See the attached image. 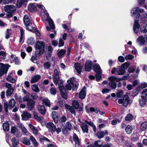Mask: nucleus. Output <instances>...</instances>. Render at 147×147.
Masks as SVG:
<instances>
[{
	"instance_id": "4",
	"label": "nucleus",
	"mask_w": 147,
	"mask_h": 147,
	"mask_svg": "<svg viewBox=\"0 0 147 147\" xmlns=\"http://www.w3.org/2000/svg\"><path fill=\"white\" fill-rule=\"evenodd\" d=\"M145 12L144 9L138 7L132 8L131 10V16L135 18H138L140 16V13Z\"/></svg>"
},
{
	"instance_id": "59",
	"label": "nucleus",
	"mask_w": 147,
	"mask_h": 147,
	"mask_svg": "<svg viewBox=\"0 0 147 147\" xmlns=\"http://www.w3.org/2000/svg\"><path fill=\"white\" fill-rule=\"evenodd\" d=\"M18 131L17 128L13 126L11 127V131L12 134L16 133Z\"/></svg>"
},
{
	"instance_id": "51",
	"label": "nucleus",
	"mask_w": 147,
	"mask_h": 147,
	"mask_svg": "<svg viewBox=\"0 0 147 147\" xmlns=\"http://www.w3.org/2000/svg\"><path fill=\"white\" fill-rule=\"evenodd\" d=\"M104 136V133L102 131H98L96 134V136L99 138H101L103 137Z\"/></svg>"
},
{
	"instance_id": "45",
	"label": "nucleus",
	"mask_w": 147,
	"mask_h": 147,
	"mask_svg": "<svg viewBox=\"0 0 147 147\" xmlns=\"http://www.w3.org/2000/svg\"><path fill=\"white\" fill-rule=\"evenodd\" d=\"M57 55L59 57H61L65 53V50L61 49L60 50H58L57 51Z\"/></svg>"
},
{
	"instance_id": "7",
	"label": "nucleus",
	"mask_w": 147,
	"mask_h": 147,
	"mask_svg": "<svg viewBox=\"0 0 147 147\" xmlns=\"http://www.w3.org/2000/svg\"><path fill=\"white\" fill-rule=\"evenodd\" d=\"M4 9L6 12L10 13L7 16V17L9 18L12 16L11 13L15 12L16 10V7L12 5H6L4 7Z\"/></svg>"
},
{
	"instance_id": "10",
	"label": "nucleus",
	"mask_w": 147,
	"mask_h": 147,
	"mask_svg": "<svg viewBox=\"0 0 147 147\" xmlns=\"http://www.w3.org/2000/svg\"><path fill=\"white\" fill-rule=\"evenodd\" d=\"M130 101V98L128 96L124 95L123 99H119L118 101L119 104H122L124 106L126 107L129 103Z\"/></svg>"
},
{
	"instance_id": "55",
	"label": "nucleus",
	"mask_w": 147,
	"mask_h": 147,
	"mask_svg": "<svg viewBox=\"0 0 147 147\" xmlns=\"http://www.w3.org/2000/svg\"><path fill=\"white\" fill-rule=\"evenodd\" d=\"M101 72L96 73L95 76L96 80L97 81H98L100 80L101 78Z\"/></svg>"
},
{
	"instance_id": "11",
	"label": "nucleus",
	"mask_w": 147,
	"mask_h": 147,
	"mask_svg": "<svg viewBox=\"0 0 147 147\" xmlns=\"http://www.w3.org/2000/svg\"><path fill=\"white\" fill-rule=\"evenodd\" d=\"M136 42L140 46L144 45L145 42L147 43V34L144 37L143 36H139L136 39Z\"/></svg>"
},
{
	"instance_id": "62",
	"label": "nucleus",
	"mask_w": 147,
	"mask_h": 147,
	"mask_svg": "<svg viewBox=\"0 0 147 147\" xmlns=\"http://www.w3.org/2000/svg\"><path fill=\"white\" fill-rule=\"evenodd\" d=\"M59 87L60 91L62 90H63L64 91L65 90V89L61 83H59Z\"/></svg>"
},
{
	"instance_id": "37",
	"label": "nucleus",
	"mask_w": 147,
	"mask_h": 147,
	"mask_svg": "<svg viewBox=\"0 0 147 147\" xmlns=\"http://www.w3.org/2000/svg\"><path fill=\"white\" fill-rule=\"evenodd\" d=\"M22 142L26 145L28 146L30 144V140L26 137L22 139Z\"/></svg>"
},
{
	"instance_id": "24",
	"label": "nucleus",
	"mask_w": 147,
	"mask_h": 147,
	"mask_svg": "<svg viewBox=\"0 0 147 147\" xmlns=\"http://www.w3.org/2000/svg\"><path fill=\"white\" fill-rule=\"evenodd\" d=\"M11 144L13 147H20L18 146L19 142L18 140L15 137H14L11 140Z\"/></svg>"
},
{
	"instance_id": "19",
	"label": "nucleus",
	"mask_w": 147,
	"mask_h": 147,
	"mask_svg": "<svg viewBox=\"0 0 147 147\" xmlns=\"http://www.w3.org/2000/svg\"><path fill=\"white\" fill-rule=\"evenodd\" d=\"M86 88L84 87L79 93V98H80L83 99L85 98L86 94Z\"/></svg>"
},
{
	"instance_id": "46",
	"label": "nucleus",
	"mask_w": 147,
	"mask_h": 147,
	"mask_svg": "<svg viewBox=\"0 0 147 147\" xmlns=\"http://www.w3.org/2000/svg\"><path fill=\"white\" fill-rule=\"evenodd\" d=\"M85 122L88 124L89 125L92 126L93 127V129L94 131V132H96V127L95 125H94L93 123L91 121H88L87 120H85Z\"/></svg>"
},
{
	"instance_id": "17",
	"label": "nucleus",
	"mask_w": 147,
	"mask_h": 147,
	"mask_svg": "<svg viewBox=\"0 0 147 147\" xmlns=\"http://www.w3.org/2000/svg\"><path fill=\"white\" fill-rule=\"evenodd\" d=\"M22 119L24 120H28L31 116V114L27 111H24L21 115Z\"/></svg>"
},
{
	"instance_id": "50",
	"label": "nucleus",
	"mask_w": 147,
	"mask_h": 147,
	"mask_svg": "<svg viewBox=\"0 0 147 147\" xmlns=\"http://www.w3.org/2000/svg\"><path fill=\"white\" fill-rule=\"evenodd\" d=\"M43 104L49 107L50 106V101L47 98L44 99L43 100Z\"/></svg>"
},
{
	"instance_id": "41",
	"label": "nucleus",
	"mask_w": 147,
	"mask_h": 147,
	"mask_svg": "<svg viewBox=\"0 0 147 147\" xmlns=\"http://www.w3.org/2000/svg\"><path fill=\"white\" fill-rule=\"evenodd\" d=\"M62 97L66 99L67 97V93L66 89L65 90H62L60 91Z\"/></svg>"
},
{
	"instance_id": "29",
	"label": "nucleus",
	"mask_w": 147,
	"mask_h": 147,
	"mask_svg": "<svg viewBox=\"0 0 147 147\" xmlns=\"http://www.w3.org/2000/svg\"><path fill=\"white\" fill-rule=\"evenodd\" d=\"M75 67L77 72L80 75L82 71V67L80 65L79 63H76L75 64Z\"/></svg>"
},
{
	"instance_id": "61",
	"label": "nucleus",
	"mask_w": 147,
	"mask_h": 147,
	"mask_svg": "<svg viewBox=\"0 0 147 147\" xmlns=\"http://www.w3.org/2000/svg\"><path fill=\"white\" fill-rule=\"evenodd\" d=\"M121 120L118 119H115L112 121L111 124L112 125H115L118 122L119 123L120 122Z\"/></svg>"
},
{
	"instance_id": "20",
	"label": "nucleus",
	"mask_w": 147,
	"mask_h": 147,
	"mask_svg": "<svg viewBox=\"0 0 147 147\" xmlns=\"http://www.w3.org/2000/svg\"><path fill=\"white\" fill-rule=\"evenodd\" d=\"M18 127L21 129L22 132L24 134L26 135L29 133L26 128L22 123H18Z\"/></svg>"
},
{
	"instance_id": "56",
	"label": "nucleus",
	"mask_w": 147,
	"mask_h": 147,
	"mask_svg": "<svg viewBox=\"0 0 147 147\" xmlns=\"http://www.w3.org/2000/svg\"><path fill=\"white\" fill-rule=\"evenodd\" d=\"M130 63L128 62H127L124 63L122 64L121 66V67L125 69H127V68L130 66Z\"/></svg>"
},
{
	"instance_id": "57",
	"label": "nucleus",
	"mask_w": 147,
	"mask_h": 147,
	"mask_svg": "<svg viewBox=\"0 0 147 147\" xmlns=\"http://www.w3.org/2000/svg\"><path fill=\"white\" fill-rule=\"evenodd\" d=\"M141 97L147 99V89H146L143 90L142 93Z\"/></svg>"
},
{
	"instance_id": "58",
	"label": "nucleus",
	"mask_w": 147,
	"mask_h": 147,
	"mask_svg": "<svg viewBox=\"0 0 147 147\" xmlns=\"http://www.w3.org/2000/svg\"><path fill=\"white\" fill-rule=\"evenodd\" d=\"M51 64L49 62H46L44 64V67L46 69H49L51 67Z\"/></svg>"
},
{
	"instance_id": "42",
	"label": "nucleus",
	"mask_w": 147,
	"mask_h": 147,
	"mask_svg": "<svg viewBox=\"0 0 147 147\" xmlns=\"http://www.w3.org/2000/svg\"><path fill=\"white\" fill-rule=\"evenodd\" d=\"M94 69L96 73L101 72L100 68L99 65L97 64L94 65Z\"/></svg>"
},
{
	"instance_id": "9",
	"label": "nucleus",
	"mask_w": 147,
	"mask_h": 147,
	"mask_svg": "<svg viewBox=\"0 0 147 147\" xmlns=\"http://www.w3.org/2000/svg\"><path fill=\"white\" fill-rule=\"evenodd\" d=\"M10 66L8 64H4L0 63V77L2 76L5 73H6Z\"/></svg>"
},
{
	"instance_id": "6",
	"label": "nucleus",
	"mask_w": 147,
	"mask_h": 147,
	"mask_svg": "<svg viewBox=\"0 0 147 147\" xmlns=\"http://www.w3.org/2000/svg\"><path fill=\"white\" fill-rule=\"evenodd\" d=\"M24 22L26 29L30 31L32 30V22L30 20L28 16L26 15L24 16Z\"/></svg>"
},
{
	"instance_id": "16",
	"label": "nucleus",
	"mask_w": 147,
	"mask_h": 147,
	"mask_svg": "<svg viewBox=\"0 0 147 147\" xmlns=\"http://www.w3.org/2000/svg\"><path fill=\"white\" fill-rule=\"evenodd\" d=\"M93 63L90 60H87L86 62L85 65V70L86 71H90L91 69Z\"/></svg>"
},
{
	"instance_id": "2",
	"label": "nucleus",
	"mask_w": 147,
	"mask_h": 147,
	"mask_svg": "<svg viewBox=\"0 0 147 147\" xmlns=\"http://www.w3.org/2000/svg\"><path fill=\"white\" fill-rule=\"evenodd\" d=\"M45 46V43L43 42L39 41H37L35 46V53L36 57L40 56L43 53Z\"/></svg>"
},
{
	"instance_id": "30",
	"label": "nucleus",
	"mask_w": 147,
	"mask_h": 147,
	"mask_svg": "<svg viewBox=\"0 0 147 147\" xmlns=\"http://www.w3.org/2000/svg\"><path fill=\"white\" fill-rule=\"evenodd\" d=\"M29 126L32 130L33 134L35 136L37 135L38 134V131L37 129L34 126L31 124H29Z\"/></svg>"
},
{
	"instance_id": "5",
	"label": "nucleus",
	"mask_w": 147,
	"mask_h": 147,
	"mask_svg": "<svg viewBox=\"0 0 147 147\" xmlns=\"http://www.w3.org/2000/svg\"><path fill=\"white\" fill-rule=\"evenodd\" d=\"M109 80L110 82H109L108 85L112 89H115L116 87V83L114 82L115 81L119 82L122 80L121 78H117L114 76L109 77Z\"/></svg>"
},
{
	"instance_id": "44",
	"label": "nucleus",
	"mask_w": 147,
	"mask_h": 147,
	"mask_svg": "<svg viewBox=\"0 0 147 147\" xmlns=\"http://www.w3.org/2000/svg\"><path fill=\"white\" fill-rule=\"evenodd\" d=\"M66 108L69 110L72 114H74L75 115V111L74 108L70 106L69 105H65Z\"/></svg>"
},
{
	"instance_id": "49",
	"label": "nucleus",
	"mask_w": 147,
	"mask_h": 147,
	"mask_svg": "<svg viewBox=\"0 0 147 147\" xmlns=\"http://www.w3.org/2000/svg\"><path fill=\"white\" fill-rule=\"evenodd\" d=\"M34 119L37 121L39 122H41L42 121V118L39 117L37 113H34Z\"/></svg>"
},
{
	"instance_id": "53",
	"label": "nucleus",
	"mask_w": 147,
	"mask_h": 147,
	"mask_svg": "<svg viewBox=\"0 0 147 147\" xmlns=\"http://www.w3.org/2000/svg\"><path fill=\"white\" fill-rule=\"evenodd\" d=\"M134 57V56L130 54H128L125 56V59L126 61L131 60L133 59Z\"/></svg>"
},
{
	"instance_id": "39",
	"label": "nucleus",
	"mask_w": 147,
	"mask_h": 147,
	"mask_svg": "<svg viewBox=\"0 0 147 147\" xmlns=\"http://www.w3.org/2000/svg\"><path fill=\"white\" fill-rule=\"evenodd\" d=\"M13 88H11L8 89L6 91V95L7 96H10L12 94L14 91Z\"/></svg>"
},
{
	"instance_id": "34",
	"label": "nucleus",
	"mask_w": 147,
	"mask_h": 147,
	"mask_svg": "<svg viewBox=\"0 0 147 147\" xmlns=\"http://www.w3.org/2000/svg\"><path fill=\"white\" fill-rule=\"evenodd\" d=\"M30 139L34 146H38L39 145L38 143L33 136H31L30 137Z\"/></svg>"
},
{
	"instance_id": "1",
	"label": "nucleus",
	"mask_w": 147,
	"mask_h": 147,
	"mask_svg": "<svg viewBox=\"0 0 147 147\" xmlns=\"http://www.w3.org/2000/svg\"><path fill=\"white\" fill-rule=\"evenodd\" d=\"M37 7L39 11H40L41 15L43 20L44 21H47L49 22V24L50 26H47L46 27L47 30H50L51 29L55 28V26L53 22L47 13L44 6L41 4H38L37 5Z\"/></svg>"
},
{
	"instance_id": "18",
	"label": "nucleus",
	"mask_w": 147,
	"mask_h": 147,
	"mask_svg": "<svg viewBox=\"0 0 147 147\" xmlns=\"http://www.w3.org/2000/svg\"><path fill=\"white\" fill-rule=\"evenodd\" d=\"M138 22L139 21L138 20H135L133 27V30L134 32L136 34L138 33L140 27Z\"/></svg>"
},
{
	"instance_id": "47",
	"label": "nucleus",
	"mask_w": 147,
	"mask_h": 147,
	"mask_svg": "<svg viewBox=\"0 0 147 147\" xmlns=\"http://www.w3.org/2000/svg\"><path fill=\"white\" fill-rule=\"evenodd\" d=\"M72 104L74 107L76 109H78L79 107V102L76 100H74L72 102Z\"/></svg>"
},
{
	"instance_id": "60",
	"label": "nucleus",
	"mask_w": 147,
	"mask_h": 147,
	"mask_svg": "<svg viewBox=\"0 0 147 147\" xmlns=\"http://www.w3.org/2000/svg\"><path fill=\"white\" fill-rule=\"evenodd\" d=\"M50 92L52 94L55 95L57 91L55 88L52 87L50 88Z\"/></svg>"
},
{
	"instance_id": "48",
	"label": "nucleus",
	"mask_w": 147,
	"mask_h": 147,
	"mask_svg": "<svg viewBox=\"0 0 147 147\" xmlns=\"http://www.w3.org/2000/svg\"><path fill=\"white\" fill-rule=\"evenodd\" d=\"M27 42L30 45H32L35 42L34 39L33 38L30 37L28 39Z\"/></svg>"
},
{
	"instance_id": "3",
	"label": "nucleus",
	"mask_w": 147,
	"mask_h": 147,
	"mask_svg": "<svg viewBox=\"0 0 147 147\" xmlns=\"http://www.w3.org/2000/svg\"><path fill=\"white\" fill-rule=\"evenodd\" d=\"M67 84L66 86V88L70 90L72 88L73 90L76 89L78 87V84L75 83V78L74 77H72L69 78L67 81Z\"/></svg>"
},
{
	"instance_id": "23",
	"label": "nucleus",
	"mask_w": 147,
	"mask_h": 147,
	"mask_svg": "<svg viewBox=\"0 0 147 147\" xmlns=\"http://www.w3.org/2000/svg\"><path fill=\"white\" fill-rule=\"evenodd\" d=\"M147 101V99L141 97L139 99V103L140 106L141 107H144L146 104V102Z\"/></svg>"
},
{
	"instance_id": "52",
	"label": "nucleus",
	"mask_w": 147,
	"mask_h": 147,
	"mask_svg": "<svg viewBox=\"0 0 147 147\" xmlns=\"http://www.w3.org/2000/svg\"><path fill=\"white\" fill-rule=\"evenodd\" d=\"M102 142L100 140L96 141L94 143V145L96 147H100L102 145Z\"/></svg>"
},
{
	"instance_id": "14",
	"label": "nucleus",
	"mask_w": 147,
	"mask_h": 147,
	"mask_svg": "<svg viewBox=\"0 0 147 147\" xmlns=\"http://www.w3.org/2000/svg\"><path fill=\"white\" fill-rule=\"evenodd\" d=\"M37 4L30 3L28 5V9L29 11L33 12L36 11L37 9Z\"/></svg>"
},
{
	"instance_id": "13",
	"label": "nucleus",
	"mask_w": 147,
	"mask_h": 147,
	"mask_svg": "<svg viewBox=\"0 0 147 147\" xmlns=\"http://www.w3.org/2000/svg\"><path fill=\"white\" fill-rule=\"evenodd\" d=\"M54 83L56 85H57L59 81V73L57 70L55 69L54 71L53 76Z\"/></svg>"
},
{
	"instance_id": "26",
	"label": "nucleus",
	"mask_w": 147,
	"mask_h": 147,
	"mask_svg": "<svg viewBox=\"0 0 147 147\" xmlns=\"http://www.w3.org/2000/svg\"><path fill=\"white\" fill-rule=\"evenodd\" d=\"M35 102L33 100H30L27 103V105L28 109L30 110H32L34 106Z\"/></svg>"
},
{
	"instance_id": "38",
	"label": "nucleus",
	"mask_w": 147,
	"mask_h": 147,
	"mask_svg": "<svg viewBox=\"0 0 147 147\" xmlns=\"http://www.w3.org/2000/svg\"><path fill=\"white\" fill-rule=\"evenodd\" d=\"M81 127L84 132H88V125L85 123H82L81 125Z\"/></svg>"
},
{
	"instance_id": "8",
	"label": "nucleus",
	"mask_w": 147,
	"mask_h": 147,
	"mask_svg": "<svg viewBox=\"0 0 147 147\" xmlns=\"http://www.w3.org/2000/svg\"><path fill=\"white\" fill-rule=\"evenodd\" d=\"M16 102L14 99H11L9 101V103L8 106V105L7 102H5L4 103V106L5 111L7 113L8 111V108L9 107V109H11L15 105Z\"/></svg>"
},
{
	"instance_id": "32",
	"label": "nucleus",
	"mask_w": 147,
	"mask_h": 147,
	"mask_svg": "<svg viewBox=\"0 0 147 147\" xmlns=\"http://www.w3.org/2000/svg\"><path fill=\"white\" fill-rule=\"evenodd\" d=\"M147 129V122H144L140 125V129L141 131H145Z\"/></svg>"
},
{
	"instance_id": "31",
	"label": "nucleus",
	"mask_w": 147,
	"mask_h": 147,
	"mask_svg": "<svg viewBox=\"0 0 147 147\" xmlns=\"http://www.w3.org/2000/svg\"><path fill=\"white\" fill-rule=\"evenodd\" d=\"M41 76L39 75L34 76L32 78L31 82L32 83L36 82L40 78Z\"/></svg>"
},
{
	"instance_id": "64",
	"label": "nucleus",
	"mask_w": 147,
	"mask_h": 147,
	"mask_svg": "<svg viewBox=\"0 0 147 147\" xmlns=\"http://www.w3.org/2000/svg\"><path fill=\"white\" fill-rule=\"evenodd\" d=\"M142 88H145L147 87V84L145 82H143L140 85Z\"/></svg>"
},
{
	"instance_id": "28",
	"label": "nucleus",
	"mask_w": 147,
	"mask_h": 147,
	"mask_svg": "<svg viewBox=\"0 0 147 147\" xmlns=\"http://www.w3.org/2000/svg\"><path fill=\"white\" fill-rule=\"evenodd\" d=\"M27 0H17L16 6L17 8H20L25 2Z\"/></svg>"
},
{
	"instance_id": "33",
	"label": "nucleus",
	"mask_w": 147,
	"mask_h": 147,
	"mask_svg": "<svg viewBox=\"0 0 147 147\" xmlns=\"http://www.w3.org/2000/svg\"><path fill=\"white\" fill-rule=\"evenodd\" d=\"M10 125L8 122L3 123V129L5 131H8L9 130Z\"/></svg>"
},
{
	"instance_id": "22",
	"label": "nucleus",
	"mask_w": 147,
	"mask_h": 147,
	"mask_svg": "<svg viewBox=\"0 0 147 147\" xmlns=\"http://www.w3.org/2000/svg\"><path fill=\"white\" fill-rule=\"evenodd\" d=\"M13 75L12 73L9 74L6 78V80L12 83H14L16 82V79L13 77Z\"/></svg>"
},
{
	"instance_id": "15",
	"label": "nucleus",
	"mask_w": 147,
	"mask_h": 147,
	"mask_svg": "<svg viewBox=\"0 0 147 147\" xmlns=\"http://www.w3.org/2000/svg\"><path fill=\"white\" fill-rule=\"evenodd\" d=\"M46 127L49 131L51 132L54 133L55 132L56 126L52 123L49 122L47 124Z\"/></svg>"
},
{
	"instance_id": "25",
	"label": "nucleus",
	"mask_w": 147,
	"mask_h": 147,
	"mask_svg": "<svg viewBox=\"0 0 147 147\" xmlns=\"http://www.w3.org/2000/svg\"><path fill=\"white\" fill-rule=\"evenodd\" d=\"M52 116L55 122L56 123H57L59 120L58 113L55 111H53L52 112Z\"/></svg>"
},
{
	"instance_id": "54",
	"label": "nucleus",
	"mask_w": 147,
	"mask_h": 147,
	"mask_svg": "<svg viewBox=\"0 0 147 147\" xmlns=\"http://www.w3.org/2000/svg\"><path fill=\"white\" fill-rule=\"evenodd\" d=\"M133 118L132 115L131 114H128L125 117V119L126 121H129Z\"/></svg>"
},
{
	"instance_id": "36",
	"label": "nucleus",
	"mask_w": 147,
	"mask_h": 147,
	"mask_svg": "<svg viewBox=\"0 0 147 147\" xmlns=\"http://www.w3.org/2000/svg\"><path fill=\"white\" fill-rule=\"evenodd\" d=\"M125 129L127 134H129L132 132L133 129L131 125H128Z\"/></svg>"
},
{
	"instance_id": "21",
	"label": "nucleus",
	"mask_w": 147,
	"mask_h": 147,
	"mask_svg": "<svg viewBox=\"0 0 147 147\" xmlns=\"http://www.w3.org/2000/svg\"><path fill=\"white\" fill-rule=\"evenodd\" d=\"M73 139L75 142V147H79L80 144V141L78 137L76 134L73 135Z\"/></svg>"
},
{
	"instance_id": "12",
	"label": "nucleus",
	"mask_w": 147,
	"mask_h": 147,
	"mask_svg": "<svg viewBox=\"0 0 147 147\" xmlns=\"http://www.w3.org/2000/svg\"><path fill=\"white\" fill-rule=\"evenodd\" d=\"M72 128V126L69 121L66 122L65 127L62 129V132L63 133L65 134H66L67 131H70Z\"/></svg>"
},
{
	"instance_id": "63",
	"label": "nucleus",
	"mask_w": 147,
	"mask_h": 147,
	"mask_svg": "<svg viewBox=\"0 0 147 147\" xmlns=\"http://www.w3.org/2000/svg\"><path fill=\"white\" fill-rule=\"evenodd\" d=\"M125 57L120 56L118 57V60L121 63H123L125 61Z\"/></svg>"
},
{
	"instance_id": "35",
	"label": "nucleus",
	"mask_w": 147,
	"mask_h": 147,
	"mask_svg": "<svg viewBox=\"0 0 147 147\" xmlns=\"http://www.w3.org/2000/svg\"><path fill=\"white\" fill-rule=\"evenodd\" d=\"M121 66H118V71L117 73L116 74L118 75H121L123 74L124 73V70L123 69Z\"/></svg>"
},
{
	"instance_id": "40",
	"label": "nucleus",
	"mask_w": 147,
	"mask_h": 147,
	"mask_svg": "<svg viewBox=\"0 0 147 147\" xmlns=\"http://www.w3.org/2000/svg\"><path fill=\"white\" fill-rule=\"evenodd\" d=\"M31 88L32 90L38 93L40 92V89L37 85L36 84H34L32 85Z\"/></svg>"
},
{
	"instance_id": "27",
	"label": "nucleus",
	"mask_w": 147,
	"mask_h": 147,
	"mask_svg": "<svg viewBox=\"0 0 147 147\" xmlns=\"http://www.w3.org/2000/svg\"><path fill=\"white\" fill-rule=\"evenodd\" d=\"M38 108L39 112L42 115L45 114L46 110L44 106L39 105L38 106Z\"/></svg>"
},
{
	"instance_id": "43",
	"label": "nucleus",
	"mask_w": 147,
	"mask_h": 147,
	"mask_svg": "<svg viewBox=\"0 0 147 147\" xmlns=\"http://www.w3.org/2000/svg\"><path fill=\"white\" fill-rule=\"evenodd\" d=\"M140 31L144 33H146L147 32V29L146 28V25L145 24H143V25L141 26Z\"/></svg>"
}]
</instances>
